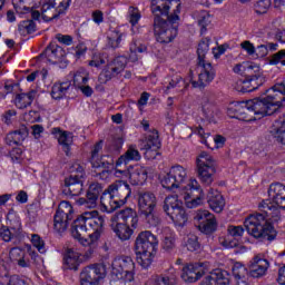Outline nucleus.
Here are the masks:
<instances>
[{
	"instance_id": "nucleus-1",
	"label": "nucleus",
	"mask_w": 285,
	"mask_h": 285,
	"mask_svg": "<svg viewBox=\"0 0 285 285\" xmlns=\"http://www.w3.org/2000/svg\"><path fill=\"white\" fill-rule=\"evenodd\" d=\"M268 198L263 200L258 208L265 214H252L245 222L244 226L252 237L255 239H266L273 242L277 237V232L273 224L268 223V218L273 222H282L285 213V185L274 183L269 185Z\"/></svg>"
},
{
	"instance_id": "nucleus-2",
	"label": "nucleus",
	"mask_w": 285,
	"mask_h": 285,
	"mask_svg": "<svg viewBox=\"0 0 285 285\" xmlns=\"http://www.w3.org/2000/svg\"><path fill=\"white\" fill-rule=\"evenodd\" d=\"M155 14L154 32L158 43H170L177 37V21L181 12V0H151Z\"/></svg>"
},
{
	"instance_id": "nucleus-3",
	"label": "nucleus",
	"mask_w": 285,
	"mask_h": 285,
	"mask_svg": "<svg viewBox=\"0 0 285 285\" xmlns=\"http://www.w3.org/2000/svg\"><path fill=\"white\" fill-rule=\"evenodd\" d=\"M88 227L92 230L88 235ZM106 227V219L97 210L83 212L72 224L71 235L72 237H90L92 242H99Z\"/></svg>"
},
{
	"instance_id": "nucleus-4",
	"label": "nucleus",
	"mask_w": 285,
	"mask_h": 285,
	"mask_svg": "<svg viewBox=\"0 0 285 285\" xmlns=\"http://www.w3.org/2000/svg\"><path fill=\"white\" fill-rule=\"evenodd\" d=\"M285 106V97L282 92L275 89V86L266 91V97L263 99L255 98L248 100L250 114L255 115L256 119H262L268 115H274L278 108Z\"/></svg>"
},
{
	"instance_id": "nucleus-5",
	"label": "nucleus",
	"mask_w": 285,
	"mask_h": 285,
	"mask_svg": "<svg viewBox=\"0 0 285 285\" xmlns=\"http://www.w3.org/2000/svg\"><path fill=\"white\" fill-rule=\"evenodd\" d=\"M159 239L150 230L140 232L136 237L135 250L136 259L141 268H150L155 253H157Z\"/></svg>"
},
{
	"instance_id": "nucleus-6",
	"label": "nucleus",
	"mask_w": 285,
	"mask_h": 285,
	"mask_svg": "<svg viewBox=\"0 0 285 285\" xmlns=\"http://www.w3.org/2000/svg\"><path fill=\"white\" fill-rule=\"evenodd\" d=\"M130 185L124 181H116L110 185L100 196V204L105 213H115L117 208H121L126 204V199L130 197Z\"/></svg>"
},
{
	"instance_id": "nucleus-7",
	"label": "nucleus",
	"mask_w": 285,
	"mask_h": 285,
	"mask_svg": "<svg viewBox=\"0 0 285 285\" xmlns=\"http://www.w3.org/2000/svg\"><path fill=\"white\" fill-rule=\"evenodd\" d=\"M139 216L132 208H125L111 218V229L121 242H128L132 237V228H137Z\"/></svg>"
},
{
	"instance_id": "nucleus-8",
	"label": "nucleus",
	"mask_w": 285,
	"mask_h": 285,
	"mask_svg": "<svg viewBox=\"0 0 285 285\" xmlns=\"http://www.w3.org/2000/svg\"><path fill=\"white\" fill-rule=\"evenodd\" d=\"M135 279V261L120 256L112 261L110 285H126Z\"/></svg>"
},
{
	"instance_id": "nucleus-9",
	"label": "nucleus",
	"mask_w": 285,
	"mask_h": 285,
	"mask_svg": "<svg viewBox=\"0 0 285 285\" xmlns=\"http://www.w3.org/2000/svg\"><path fill=\"white\" fill-rule=\"evenodd\" d=\"M157 197L150 191L138 194V213L149 227L159 226L161 218L155 212Z\"/></svg>"
},
{
	"instance_id": "nucleus-10",
	"label": "nucleus",
	"mask_w": 285,
	"mask_h": 285,
	"mask_svg": "<svg viewBox=\"0 0 285 285\" xmlns=\"http://www.w3.org/2000/svg\"><path fill=\"white\" fill-rule=\"evenodd\" d=\"M196 168L202 184L210 186L217 173V160L208 151H202L196 158Z\"/></svg>"
},
{
	"instance_id": "nucleus-11",
	"label": "nucleus",
	"mask_w": 285,
	"mask_h": 285,
	"mask_svg": "<svg viewBox=\"0 0 285 285\" xmlns=\"http://www.w3.org/2000/svg\"><path fill=\"white\" fill-rule=\"evenodd\" d=\"M86 167L83 164L76 161L70 167V177L65 179V193L71 195L72 197L79 196L83 191V177H86Z\"/></svg>"
},
{
	"instance_id": "nucleus-12",
	"label": "nucleus",
	"mask_w": 285,
	"mask_h": 285,
	"mask_svg": "<svg viewBox=\"0 0 285 285\" xmlns=\"http://www.w3.org/2000/svg\"><path fill=\"white\" fill-rule=\"evenodd\" d=\"M163 208L176 226H186V223L188 222V214H186L184 203L179 200L178 196H167Z\"/></svg>"
},
{
	"instance_id": "nucleus-13",
	"label": "nucleus",
	"mask_w": 285,
	"mask_h": 285,
	"mask_svg": "<svg viewBox=\"0 0 285 285\" xmlns=\"http://www.w3.org/2000/svg\"><path fill=\"white\" fill-rule=\"evenodd\" d=\"M186 181H188V169L181 165L170 167L169 171L160 178L163 188L167 190H175L177 188L184 190Z\"/></svg>"
},
{
	"instance_id": "nucleus-14",
	"label": "nucleus",
	"mask_w": 285,
	"mask_h": 285,
	"mask_svg": "<svg viewBox=\"0 0 285 285\" xmlns=\"http://www.w3.org/2000/svg\"><path fill=\"white\" fill-rule=\"evenodd\" d=\"M181 197L185 200V206L187 208H197L204 204L206 199V194L202 189V185L197 179L191 178L185 187H183Z\"/></svg>"
},
{
	"instance_id": "nucleus-15",
	"label": "nucleus",
	"mask_w": 285,
	"mask_h": 285,
	"mask_svg": "<svg viewBox=\"0 0 285 285\" xmlns=\"http://www.w3.org/2000/svg\"><path fill=\"white\" fill-rule=\"evenodd\" d=\"M75 219V208H72V205L70 202L62 200L58 209L56 212V215L53 217V228L57 233H65V230L68 229V226L70 225V222Z\"/></svg>"
},
{
	"instance_id": "nucleus-16",
	"label": "nucleus",
	"mask_w": 285,
	"mask_h": 285,
	"mask_svg": "<svg viewBox=\"0 0 285 285\" xmlns=\"http://www.w3.org/2000/svg\"><path fill=\"white\" fill-rule=\"evenodd\" d=\"M72 0H48L41 8L43 21H52L60 14H63L70 8Z\"/></svg>"
},
{
	"instance_id": "nucleus-17",
	"label": "nucleus",
	"mask_w": 285,
	"mask_h": 285,
	"mask_svg": "<svg viewBox=\"0 0 285 285\" xmlns=\"http://www.w3.org/2000/svg\"><path fill=\"white\" fill-rule=\"evenodd\" d=\"M106 277L104 264L86 266L80 273V285H99V281Z\"/></svg>"
},
{
	"instance_id": "nucleus-18",
	"label": "nucleus",
	"mask_w": 285,
	"mask_h": 285,
	"mask_svg": "<svg viewBox=\"0 0 285 285\" xmlns=\"http://www.w3.org/2000/svg\"><path fill=\"white\" fill-rule=\"evenodd\" d=\"M200 73L198 75V81L193 80V71L189 72L187 81H189L193 88H206L215 79V69L210 62L206 60L198 61Z\"/></svg>"
},
{
	"instance_id": "nucleus-19",
	"label": "nucleus",
	"mask_w": 285,
	"mask_h": 285,
	"mask_svg": "<svg viewBox=\"0 0 285 285\" xmlns=\"http://www.w3.org/2000/svg\"><path fill=\"white\" fill-rule=\"evenodd\" d=\"M128 63V58L124 56H119L107 63V67L101 71L99 75V82L100 83H108L112 77H117V75H120V72H124V69L126 68Z\"/></svg>"
},
{
	"instance_id": "nucleus-20",
	"label": "nucleus",
	"mask_w": 285,
	"mask_h": 285,
	"mask_svg": "<svg viewBox=\"0 0 285 285\" xmlns=\"http://www.w3.org/2000/svg\"><path fill=\"white\" fill-rule=\"evenodd\" d=\"M130 161H141V154L139 153V149H137V147L135 146H129L127 151L117 159V177H119V175H128V170H126V168L128 167V164H130Z\"/></svg>"
},
{
	"instance_id": "nucleus-21",
	"label": "nucleus",
	"mask_w": 285,
	"mask_h": 285,
	"mask_svg": "<svg viewBox=\"0 0 285 285\" xmlns=\"http://www.w3.org/2000/svg\"><path fill=\"white\" fill-rule=\"evenodd\" d=\"M208 265L204 263H194L183 267L181 279L187 284H195L206 275Z\"/></svg>"
},
{
	"instance_id": "nucleus-22",
	"label": "nucleus",
	"mask_w": 285,
	"mask_h": 285,
	"mask_svg": "<svg viewBox=\"0 0 285 285\" xmlns=\"http://www.w3.org/2000/svg\"><path fill=\"white\" fill-rule=\"evenodd\" d=\"M161 142L159 141V132L157 130L149 131L142 142L146 159H156L159 155Z\"/></svg>"
},
{
	"instance_id": "nucleus-23",
	"label": "nucleus",
	"mask_w": 285,
	"mask_h": 285,
	"mask_svg": "<svg viewBox=\"0 0 285 285\" xmlns=\"http://www.w3.org/2000/svg\"><path fill=\"white\" fill-rule=\"evenodd\" d=\"M195 219L199 222V232L205 233V235H210V233H215L217 229V220L215 219V215L206 209L197 210Z\"/></svg>"
},
{
	"instance_id": "nucleus-24",
	"label": "nucleus",
	"mask_w": 285,
	"mask_h": 285,
	"mask_svg": "<svg viewBox=\"0 0 285 285\" xmlns=\"http://www.w3.org/2000/svg\"><path fill=\"white\" fill-rule=\"evenodd\" d=\"M102 190H104V187L101 186V184L99 183L90 184L89 189L87 191V197L78 198L76 200L77 205L83 206L85 208H97V202Z\"/></svg>"
},
{
	"instance_id": "nucleus-25",
	"label": "nucleus",
	"mask_w": 285,
	"mask_h": 285,
	"mask_svg": "<svg viewBox=\"0 0 285 285\" xmlns=\"http://www.w3.org/2000/svg\"><path fill=\"white\" fill-rule=\"evenodd\" d=\"M269 266H271V263H268V259L262 257L261 254L255 255L248 264L249 277H254V278L264 277Z\"/></svg>"
},
{
	"instance_id": "nucleus-26",
	"label": "nucleus",
	"mask_w": 285,
	"mask_h": 285,
	"mask_svg": "<svg viewBox=\"0 0 285 285\" xmlns=\"http://www.w3.org/2000/svg\"><path fill=\"white\" fill-rule=\"evenodd\" d=\"M126 170L127 175H122V177H129V181L132 186H144L145 181L148 180V167L135 165Z\"/></svg>"
},
{
	"instance_id": "nucleus-27",
	"label": "nucleus",
	"mask_w": 285,
	"mask_h": 285,
	"mask_svg": "<svg viewBox=\"0 0 285 285\" xmlns=\"http://www.w3.org/2000/svg\"><path fill=\"white\" fill-rule=\"evenodd\" d=\"M104 148V141H98L94 149L91 150V165L92 168H108L109 166H112L115 164V159H112V156H102L99 158V153H101V149Z\"/></svg>"
},
{
	"instance_id": "nucleus-28",
	"label": "nucleus",
	"mask_w": 285,
	"mask_h": 285,
	"mask_svg": "<svg viewBox=\"0 0 285 285\" xmlns=\"http://www.w3.org/2000/svg\"><path fill=\"white\" fill-rule=\"evenodd\" d=\"M250 108L248 107V100L245 102H235L229 105L227 109L228 117L232 119H240L242 121H253V118H248Z\"/></svg>"
},
{
	"instance_id": "nucleus-29",
	"label": "nucleus",
	"mask_w": 285,
	"mask_h": 285,
	"mask_svg": "<svg viewBox=\"0 0 285 285\" xmlns=\"http://www.w3.org/2000/svg\"><path fill=\"white\" fill-rule=\"evenodd\" d=\"M37 2L39 0H12V6L18 14H30L32 19L37 20L41 17L39 11H32L33 8H37Z\"/></svg>"
},
{
	"instance_id": "nucleus-30",
	"label": "nucleus",
	"mask_w": 285,
	"mask_h": 285,
	"mask_svg": "<svg viewBox=\"0 0 285 285\" xmlns=\"http://www.w3.org/2000/svg\"><path fill=\"white\" fill-rule=\"evenodd\" d=\"M9 259L17 264L20 268H30V259L28 258V255L26 254V250L13 247L9 252Z\"/></svg>"
},
{
	"instance_id": "nucleus-31",
	"label": "nucleus",
	"mask_w": 285,
	"mask_h": 285,
	"mask_svg": "<svg viewBox=\"0 0 285 285\" xmlns=\"http://www.w3.org/2000/svg\"><path fill=\"white\" fill-rule=\"evenodd\" d=\"M207 202L214 213H222V210H224V206H226V200H224V196H222L218 190L214 189L209 190L207 195Z\"/></svg>"
},
{
	"instance_id": "nucleus-32",
	"label": "nucleus",
	"mask_w": 285,
	"mask_h": 285,
	"mask_svg": "<svg viewBox=\"0 0 285 285\" xmlns=\"http://www.w3.org/2000/svg\"><path fill=\"white\" fill-rule=\"evenodd\" d=\"M45 57L49 63H60V61H63V57H66V51L59 46L50 45L45 50Z\"/></svg>"
},
{
	"instance_id": "nucleus-33",
	"label": "nucleus",
	"mask_w": 285,
	"mask_h": 285,
	"mask_svg": "<svg viewBox=\"0 0 285 285\" xmlns=\"http://www.w3.org/2000/svg\"><path fill=\"white\" fill-rule=\"evenodd\" d=\"M37 98V91L32 90L27 94H17L13 102L16 108L23 110V108H28V106L32 105V101Z\"/></svg>"
},
{
	"instance_id": "nucleus-34",
	"label": "nucleus",
	"mask_w": 285,
	"mask_h": 285,
	"mask_svg": "<svg viewBox=\"0 0 285 285\" xmlns=\"http://www.w3.org/2000/svg\"><path fill=\"white\" fill-rule=\"evenodd\" d=\"M200 108L203 116L207 121H215V117H217V107H215L208 98H203Z\"/></svg>"
},
{
	"instance_id": "nucleus-35",
	"label": "nucleus",
	"mask_w": 285,
	"mask_h": 285,
	"mask_svg": "<svg viewBox=\"0 0 285 285\" xmlns=\"http://www.w3.org/2000/svg\"><path fill=\"white\" fill-rule=\"evenodd\" d=\"M75 239H78L82 246H87L85 253H83V258L85 259H90L94 257L95 252L97 250V242L99 240H92V238L86 236L82 237H75Z\"/></svg>"
},
{
	"instance_id": "nucleus-36",
	"label": "nucleus",
	"mask_w": 285,
	"mask_h": 285,
	"mask_svg": "<svg viewBox=\"0 0 285 285\" xmlns=\"http://www.w3.org/2000/svg\"><path fill=\"white\" fill-rule=\"evenodd\" d=\"M52 135H56L58 144H60V146H62L65 150H68L70 146H72V132L61 131V129L59 128H53Z\"/></svg>"
},
{
	"instance_id": "nucleus-37",
	"label": "nucleus",
	"mask_w": 285,
	"mask_h": 285,
	"mask_svg": "<svg viewBox=\"0 0 285 285\" xmlns=\"http://www.w3.org/2000/svg\"><path fill=\"white\" fill-rule=\"evenodd\" d=\"M82 262L81 253L77 249H68L65 263L67 264L68 268L71 271H77L79 268V264Z\"/></svg>"
},
{
	"instance_id": "nucleus-38",
	"label": "nucleus",
	"mask_w": 285,
	"mask_h": 285,
	"mask_svg": "<svg viewBox=\"0 0 285 285\" xmlns=\"http://www.w3.org/2000/svg\"><path fill=\"white\" fill-rule=\"evenodd\" d=\"M28 137V131L26 129L16 130L9 132L6 137V142L8 146H19L23 144V140Z\"/></svg>"
},
{
	"instance_id": "nucleus-39",
	"label": "nucleus",
	"mask_w": 285,
	"mask_h": 285,
	"mask_svg": "<svg viewBox=\"0 0 285 285\" xmlns=\"http://www.w3.org/2000/svg\"><path fill=\"white\" fill-rule=\"evenodd\" d=\"M70 81L56 82L51 89L52 99H63L66 95H68V90H70Z\"/></svg>"
},
{
	"instance_id": "nucleus-40",
	"label": "nucleus",
	"mask_w": 285,
	"mask_h": 285,
	"mask_svg": "<svg viewBox=\"0 0 285 285\" xmlns=\"http://www.w3.org/2000/svg\"><path fill=\"white\" fill-rule=\"evenodd\" d=\"M163 248L164 250H173L175 249L176 246V239L177 236L175 235V233L173 230H170V228L166 227L163 230Z\"/></svg>"
},
{
	"instance_id": "nucleus-41",
	"label": "nucleus",
	"mask_w": 285,
	"mask_h": 285,
	"mask_svg": "<svg viewBox=\"0 0 285 285\" xmlns=\"http://www.w3.org/2000/svg\"><path fill=\"white\" fill-rule=\"evenodd\" d=\"M233 275L235 279H240L243 284H246V279L250 277V271L244 266L242 263H235L232 267Z\"/></svg>"
},
{
	"instance_id": "nucleus-42",
	"label": "nucleus",
	"mask_w": 285,
	"mask_h": 285,
	"mask_svg": "<svg viewBox=\"0 0 285 285\" xmlns=\"http://www.w3.org/2000/svg\"><path fill=\"white\" fill-rule=\"evenodd\" d=\"M173 88H188V81L184 80L181 76H175L169 81L168 86L163 88L165 95H169Z\"/></svg>"
},
{
	"instance_id": "nucleus-43",
	"label": "nucleus",
	"mask_w": 285,
	"mask_h": 285,
	"mask_svg": "<svg viewBox=\"0 0 285 285\" xmlns=\"http://www.w3.org/2000/svg\"><path fill=\"white\" fill-rule=\"evenodd\" d=\"M130 55L129 59L130 61H137L139 59L137 55H141L142 52H146L147 48L145 45L141 43L139 40H134L129 47Z\"/></svg>"
},
{
	"instance_id": "nucleus-44",
	"label": "nucleus",
	"mask_w": 285,
	"mask_h": 285,
	"mask_svg": "<svg viewBox=\"0 0 285 285\" xmlns=\"http://www.w3.org/2000/svg\"><path fill=\"white\" fill-rule=\"evenodd\" d=\"M88 83V71L86 69H79L73 75V86L76 88H83Z\"/></svg>"
},
{
	"instance_id": "nucleus-45",
	"label": "nucleus",
	"mask_w": 285,
	"mask_h": 285,
	"mask_svg": "<svg viewBox=\"0 0 285 285\" xmlns=\"http://www.w3.org/2000/svg\"><path fill=\"white\" fill-rule=\"evenodd\" d=\"M184 246L189 250L190 253H195V250H199V240L197 238V235L195 234H188L184 238Z\"/></svg>"
},
{
	"instance_id": "nucleus-46",
	"label": "nucleus",
	"mask_w": 285,
	"mask_h": 285,
	"mask_svg": "<svg viewBox=\"0 0 285 285\" xmlns=\"http://www.w3.org/2000/svg\"><path fill=\"white\" fill-rule=\"evenodd\" d=\"M127 19L132 26V32H135V27L139 23V20L141 19V13L139 12V9L135 7H129Z\"/></svg>"
},
{
	"instance_id": "nucleus-47",
	"label": "nucleus",
	"mask_w": 285,
	"mask_h": 285,
	"mask_svg": "<svg viewBox=\"0 0 285 285\" xmlns=\"http://www.w3.org/2000/svg\"><path fill=\"white\" fill-rule=\"evenodd\" d=\"M104 63H108V55L96 52L92 55L89 66H91V68H99L104 66Z\"/></svg>"
},
{
	"instance_id": "nucleus-48",
	"label": "nucleus",
	"mask_w": 285,
	"mask_h": 285,
	"mask_svg": "<svg viewBox=\"0 0 285 285\" xmlns=\"http://www.w3.org/2000/svg\"><path fill=\"white\" fill-rule=\"evenodd\" d=\"M69 52L73 55L75 59H81L82 57H86V52H88V47H86V43L80 42L76 47L69 49Z\"/></svg>"
},
{
	"instance_id": "nucleus-49",
	"label": "nucleus",
	"mask_w": 285,
	"mask_h": 285,
	"mask_svg": "<svg viewBox=\"0 0 285 285\" xmlns=\"http://www.w3.org/2000/svg\"><path fill=\"white\" fill-rule=\"evenodd\" d=\"M236 90H238V92H253V87L250 85V78L237 80Z\"/></svg>"
},
{
	"instance_id": "nucleus-50",
	"label": "nucleus",
	"mask_w": 285,
	"mask_h": 285,
	"mask_svg": "<svg viewBox=\"0 0 285 285\" xmlns=\"http://www.w3.org/2000/svg\"><path fill=\"white\" fill-rule=\"evenodd\" d=\"M31 244L41 254L46 253V242L41 239L40 235H37V234L31 235Z\"/></svg>"
},
{
	"instance_id": "nucleus-51",
	"label": "nucleus",
	"mask_w": 285,
	"mask_h": 285,
	"mask_svg": "<svg viewBox=\"0 0 285 285\" xmlns=\"http://www.w3.org/2000/svg\"><path fill=\"white\" fill-rule=\"evenodd\" d=\"M249 82L252 85V90H257L259 86H264V83H266V77L262 73H256L249 78Z\"/></svg>"
},
{
	"instance_id": "nucleus-52",
	"label": "nucleus",
	"mask_w": 285,
	"mask_h": 285,
	"mask_svg": "<svg viewBox=\"0 0 285 285\" xmlns=\"http://www.w3.org/2000/svg\"><path fill=\"white\" fill-rule=\"evenodd\" d=\"M121 37L122 35L119 31H110L108 33L109 46H111L112 48H119V45L121 43Z\"/></svg>"
},
{
	"instance_id": "nucleus-53",
	"label": "nucleus",
	"mask_w": 285,
	"mask_h": 285,
	"mask_svg": "<svg viewBox=\"0 0 285 285\" xmlns=\"http://www.w3.org/2000/svg\"><path fill=\"white\" fill-rule=\"evenodd\" d=\"M210 50V42L208 40H203L198 45V61H205L204 57H206V52Z\"/></svg>"
},
{
	"instance_id": "nucleus-54",
	"label": "nucleus",
	"mask_w": 285,
	"mask_h": 285,
	"mask_svg": "<svg viewBox=\"0 0 285 285\" xmlns=\"http://www.w3.org/2000/svg\"><path fill=\"white\" fill-rule=\"evenodd\" d=\"M269 63L271 66H277V63H282V66H285V50H281L272 56Z\"/></svg>"
},
{
	"instance_id": "nucleus-55",
	"label": "nucleus",
	"mask_w": 285,
	"mask_h": 285,
	"mask_svg": "<svg viewBox=\"0 0 285 285\" xmlns=\"http://www.w3.org/2000/svg\"><path fill=\"white\" fill-rule=\"evenodd\" d=\"M269 8H271V0H259L256 3L257 14H266V12Z\"/></svg>"
},
{
	"instance_id": "nucleus-56",
	"label": "nucleus",
	"mask_w": 285,
	"mask_h": 285,
	"mask_svg": "<svg viewBox=\"0 0 285 285\" xmlns=\"http://www.w3.org/2000/svg\"><path fill=\"white\" fill-rule=\"evenodd\" d=\"M198 24L200 27V32L202 35H204V32H206V28H208V26H210V16L206 12H204L200 17V19L198 20Z\"/></svg>"
},
{
	"instance_id": "nucleus-57",
	"label": "nucleus",
	"mask_w": 285,
	"mask_h": 285,
	"mask_svg": "<svg viewBox=\"0 0 285 285\" xmlns=\"http://www.w3.org/2000/svg\"><path fill=\"white\" fill-rule=\"evenodd\" d=\"M245 72L246 75H261L259 70H262V68L259 67V65L255 63V62H248L245 61Z\"/></svg>"
},
{
	"instance_id": "nucleus-58",
	"label": "nucleus",
	"mask_w": 285,
	"mask_h": 285,
	"mask_svg": "<svg viewBox=\"0 0 285 285\" xmlns=\"http://www.w3.org/2000/svg\"><path fill=\"white\" fill-rule=\"evenodd\" d=\"M227 233L229 237H234L235 239H237V237H242L244 235V227L232 225L228 227Z\"/></svg>"
},
{
	"instance_id": "nucleus-59",
	"label": "nucleus",
	"mask_w": 285,
	"mask_h": 285,
	"mask_svg": "<svg viewBox=\"0 0 285 285\" xmlns=\"http://www.w3.org/2000/svg\"><path fill=\"white\" fill-rule=\"evenodd\" d=\"M173 279H175V276H155L154 284L155 285H170V284H173Z\"/></svg>"
},
{
	"instance_id": "nucleus-60",
	"label": "nucleus",
	"mask_w": 285,
	"mask_h": 285,
	"mask_svg": "<svg viewBox=\"0 0 285 285\" xmlns=\"http://www.w3.org/2000/svg\"><path fill=\"white\" fill-rule=\"evenodd\" d=\"M16 117H17V111L16 110H8L3 114L2 121L7 126H10V124H12V121H14Z\"/></svg>"
},
{
	"instance_id": "nucleus-61",
	"label": "nucleus",
	"mask_w": 285,
	"mask_h": 285,
	"mask_svg": "<svg viewBox=\"0 0 285 285\" xmlns=\"http://www.w3.org/2000/svg\"><path fill=\"white\" fill-rule=\"evenodd\" d=\"M240 48L245 50L247 55H249V57H253V55H255V46L248 40L243 41L240 43Z\"/></svg>"
},
{
	"instance_id": "nucleus-62",
	"label": "nucleus",
	"mask_w": 285,
	"mask_h": 285,
	"mask_svg": "<svg viewBox=\"0 0 285 285\" xmlns=\"http://www.w3.org/2000/svg\"><path fill=\"white\" fill-rule=\"evenodd\" d=\"M19 30H27V32H35V22L32 20H24L19 24Z\"/></svg>"
},
{
	"instance_id": "nucleus-63",
	"label": "nucleus",
	"mask_w": 285,
	"mask_h": 285,
	"mask_svg": "<svg viewBox=\"0 0 285 285\" xmlns=\"http://www.w3.org/2000/svg\"><path fill=\"white\" fill-rule=\"evenodd\" d=\"M57 41H59V43H62L63 46H72V38L68 35H61L58 33L56 36Z\"/></svg>"
},
{
	"instance_id": "nucleus-64",
	"label": "nucleus",
	"mask_w": 285,
	"mask_h": 285,
	"mask_svg": "<svg viewBox=\"0 0 285 285\" xmlns=\"http://www.w3.org/2000/svg\"><path fill=\"white\" fill-rule=\"evenodd\" d=\"M12 283V276L8 272L0 269V285H10Z\"/></svg>"
}]
</instances>
